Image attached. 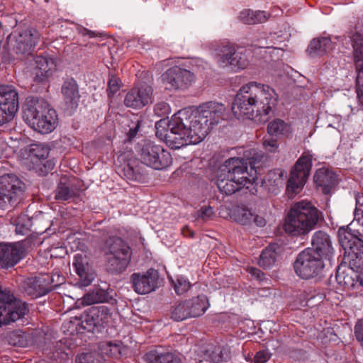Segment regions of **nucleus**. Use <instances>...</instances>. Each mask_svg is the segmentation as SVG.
I'll return each instance as SVG.
<instances>
[{
	"label": "nucleus",
	"mask_w": 363,
	"mask_h": 363,
	"mask_svg": "<svg viewBox=\"0 0 363 363\" xmlns=\"http://www.w3.org/2000/svg\"><path fill=\"white\" fill-rule=\"evenodd\" d=\"M225 111L224 105L216 101L203 104L195 111L179 110L168 121L169 130L164 135L166 144L176 150L199 143L213 126L223 119Z\"/></svg>",
	"instance_id": "1"
},
{
	"label": "nucleus",
	"mask_w": 363,
	"mask_h": 363,
	"mask_svg": "<svg viewBox=\"0 0 363 363\" xmlns=\"http://www.w3.org/2000/svg\"><path fill=\"white\" fill-rule=\"evenodd\" d=\"M278 96L274 89L268 85L250 82L243 85L238 91L233 105L234 116L264 123L276 106Z\"/></svg>",
	"instance_id": "2"
},
{
	"label": "nucleus",
	"mask_w": 363,
	"mask_h": 363,
	"mask_svg": "<svg viewBox=\"0 0 363 363\" xmlns=\"http://www.w3.org/2000/svg\"><path fill=\"white\" fill-rule=\"evenodd\" d=\"M253 157L248 160L231 157L220 166L216 185L220 192L231 195L245 188L252 194L257 192V167Z\"/></svg>",
	"instance_id": "3"
},
{
	"label": "nucleus",
	"mask_w": 363,
	"mask_h": 363,
	"mask_svg": "<svg viewBox=\"0 0 363 363\" xmlns=\"http://www.w3.org/2000/svg\"><path fill=\"white\" fill-rule=\"evenodd\" d=\"M321 216L322 213L311 202H296L291 207L283 229L289 235L303 238L315 229Z\"/></svg>",
	"instance_id": "4"
},
{
	"label": "nucleus",
	"mask_w": 363,
	"mask_h": 363,
	"mask_svg": "<svg viewBox=\"0 0 363 363\" xmlns=\"http://www.w3.org/2000/svg\"><path fill=\"white\" fill-rule=\"evenodd\" d=\"M107 271L112 274H121L129 265L132 257V249L120 237L111 236L104 245Z\"/></svg>",
	"instance_id": "5"
},
{
	"label": "nucleus",
	"mask_w": 363,
	"mask_h": 363,
	"mask_svg": "<svg viewBox=\"0 0 363 363\" xmlns=\"http://www.w3.org/2000/svg\"><path fill=\"white\" fill-rule=\"evenodd\" d=\"M23 118L33 130L42 134L49 133L55 128V111L44 101L26 104Z\"/></svg>",
	"instance_id": "6"
},
{
	"label": "nucleus",
	"mask_w": 363,
	"mask_h": 363,
	"mask_svg": "<svg viewBox=\"0 0 363 363\" xmlns=\"http://www.w3.org/2000/svg\"><path fill=\"white\" fill-rule=\"evenodd\" d=\"M111 312L105 306H93L79 317L69 315V331L82 333L84 331L94 332L95 328H105L111 318Z\"/></svg>",
	"instance_id": "7"
},
{
	"label": "nucleus",
	"mask_w": 363,
	"mask_h": 363,
	"mask_svg": "<svg viewBox=\"0 0 363 363\" xmlns=\"http://www.w3.org/2000/svg\"><path fill=\"white\" fill-rule=\"evenodd\" d=\"M338 238L345 250L344 262L357 269L363 286V240L346 230H339Z\"/></svg>",
	"instance_id": "8"
},
{
	"label": "nucleus",
	"mask_w": 363,
	"mask_h": 363,
	"mask_svg": "<svg viewBox=\"0 0 363 363\" xmlns=\"http://www.w3.org/2000/svg\"><path fill=\"white\" fill-rule=\"evenodd\" d=\"M37 242L35 235H30L18 242H0V268L7 269L16 265L35 247Z\"/></svg>",
	"instance_id": "9"
},
{
	"label": "nucleus",
	"mask_w": 363,
	"mask_h": 363,
	"mask_svg": "<svg viewBox=\"0 0 363 363\" xmlns=\"http://www.w3.org/2000/svg\"><path fill=\"white\" fill-rule=\"evenodd\" d=\"M28 311V304L17 299L10 290H0V328L24 318Z\"/></svg>",
	"instance_id": "10"
},
{
	"label": "nucleus",
	"mask_w": 363,
	"mask_h": 363,
	"mask_svg": "<svg viewBox=\"0 0 363 363\" xmlns=\"http://www.w3.org/2000/svg\"><path fill=\"white\" fill-rule=\"evenodd\" d=\"M323 259L310 247L301 251L294 263L296 274L303 279L318 277L324 268Z\"/></svg>",
	"instance_id": "11"
},
{
	"label": "nucleus",
	"mask_w": 363,
	"mask_h": 363,
	"mask_svg": "<svg viewBox=\"0 0 363 363\" xmlns=\"http://www.w3.org/2000/svg\"><path fill=\"white\" fill-rule=\"evenodd\" d=\"M24 183L16 175L6 174L0 177V208L16 206L24 191Z\"/></svg>",
	"instance_id": "12"
},
{
	"label": "nucleus",
	"mask_w": 363,
	"mask_h": 363,
	"mask_svg": "<svg viewBox=\"0 0 363 363\" xmlns=\"http://www.w3.org/2000/svg\"><path fill=\"white\" fill-rule=\"evenodd\" d=\"M141 163L157 170L166 169L172 162L169 152L152 143L145 144L140 152Z\"/></svg>",
	"instance_id": "13"
},
{
	"label": "nucleus",
	"mask_w": 363,
	"mask_h": 363,
	"mask_svg": "<svg viewBox=\"0 0 363 363\" xmlns=\"http://www.w3.org/2000/svg\"><path fill=\"white\" fill-rule=\"evenodd\" d=\"M313 155L304 152L298 159L291 172L286 190L290 194H297L303 187L312 167Z\"/></svg>",
	"instance_id": "14"
},
{
	"label": "nucleus",
	"mask_w": 363,
	"mask_h": 363,
	"mask_svg": "<svg viewBox=\"0 0 363 363\" xmlns=\"http://www.w3.org/2000/svg\"><path fill=\"white\" fill-rule=\"evenodd\" d=\"M39 38L38 31L30 28L13 32L8 37V43L17 55H29L33 51Z\"/></svg>",
	"instance_id": "15"
},
{
	"label": "nucleus",
	"mask_w": 363,
	"mask_h": 363,
	"mask_svg": "<svg viewBox=\"0 0 363 363\" xmlns=\"http://www.w3.org/2000/svg\"><path fill=\"white\" fill-rule=\"evenodd\" d=\"M115 296L114 290L106 284L104 287L94 286L93 289L83 296L82 299H78L73 307H69V312L74 308H80L82 306H89L99 303L115 304L116 303Z\"/></svg>",
	"instance_id": "16"
},
{
	"label": "nucleus",
	"mask_w": 363,
	"mask_h": 363,
	"mask_svg": "<svg viewBox=\"0 0 363 363\" xmlns=\"http://www.w3.org/2000/svg\"><path fill=\"white\" fill-rule=\"evenodd\" d=\"M217 55L220 67L230 66L232 69L239 70L245 69L248 65L246 55L229 43L220 45Z\"/></svg>",
	"instance_id": "17"
},
{
	"label": "nucleus",
	"mask_w": 363,
	"mask_h": 363,
	"mask_svg": "<svg viewBox=\"0 0 363 363\" xmlns=\"http://www.w3.org/2000/svg\"><path fill=\"white\" fill-rule=\"evenodd\" d=\"M354 61L357 72L356 91L357 98L363 106V33L356 32L352 37Z\"/></svg>",
	"instance_id": "18"
},
{
	"label": "nucleus",
	"mask_w": 363,
	"mask_h": 363,
	"mask_svg": "<svg viewBox=\"0 0 363 363\" xmlns=\"http://www.w3.org/2000/svg\"><path fill=\"white\" fill-rule=\"evenodd\" d=\"M194 79L190 71L174 66L168 69L164 74V81L168 85L167 89H184L188 88Z\"/></svg>",
	"instance_id": "19"
},
{
	"label": "nucleus",
	"mask_w": 363,
	"mask_h": 363,
	"mask_svg": "<svg viewBox=\"0 0 363 363\" xmlns=\"http://www.w3.org/2000/svg\"><path fill=\"white\" fill-rule=\"evenodd\" d=\"M18 92L13 85H0V107L11 121L18 110Z\"/></svg>",
	"instance_id": "20"
},
{
	"label": "nucleus",
	"mask_w": 363,
	"mask_h": 363,
	"mask_svg": "<svg viewBox=\"0 0 363 363\" xmlns=\"http://www.w3.org/2000/svg\"><path fill=\"white\" fill-rule=\"evenodd\" d=\"M158 278L157 271L152 268L145 274L133 273L130 277L132 287L138 294H148L157 288Z\"/></svg>",
	"instance_id": "21"
},
{
	"label": "nucleus",
	"mask_w": 363,
	"mask_h": 363,
	"mask_svg": "<svg viewBox=\"0 0 363 363\" xmlns=\"http://www.w3.org/2000/svg\"><path fill=\"white\" fill-rule=\"evenodd\" d=\"M152 88L146 83L140 84L126 94L124 104L128 107L140 108L151 102Z\"/></svg>",
	"instance_id": "22"
},
{
	"label": "nucleus",
	"mask_w": 363,
	"mask_h": 363,
	"mask_svg": "<svg viewBox=\"0 0 363 363\" xmlns=\"http://www.w3.org/2000/svg\"><path fill=\"white\" fill-rule=\"evenodd\" d=\"M197 356L199 363H203V361L208 363H223L230 359L227 348L213 344L201 345L197 351Z\"/></svg>",
	"instance_id": "23"
},
{
	"label": "nucleus",
	"mask_w": 363,
	"mask_h": 363,
	"mask_svg": "<svg viewBox=\"0 0 363 363\" xmlns=\"http://www.w3.org/2000/svg\"><path fill=\"white\" fill-rule=\"evenodd\" d=\"M35 67L33 79L37 83L45 82L52 76L56 70L55 60L48 56L38 55L35 58Z\"/></svg>",
	"instance_id": "24"
},
{
	"label": "nucleus",
	"mask_w": 363,
	"mask_h": 363,
	"mask_svg": "<svg viewBox=\"0 0 363 363\" xmlns=\"http://www.w3.org/2000/svg\"><path fill=\"white\" fill-rule=\"evenodd\" d=\"M311 244V250H313L317 254H319L322 259L331 260L333 248L330 236L326 233L321 230L315 232L313 235Z\"/></svg>",
	"instance_id": "25"
},
{
	"label": "nucleus",
	"mask_w": 363,
	"mask_h": 363,
	"mask_svg": "<svg viewBox=\"0 0 363 363\" xmlns=\"http://www.w3.org/2000/svg\"><path fill=\"white\" fill-rule=\"evenodd\" d=\"M335 279L337 284L342 287L344 290L354 289L362 286L357 269H352V266L350 265L347 269L339 267L336 272Z\"/></svg>",
	"instance_id": "26"
},
{
	"label": "nucleus",
	"mask_w": 363,
	"mask_h": 363,
	"mask_svg": "<svg viewBox=\"0 0 363 363\" xmlns=\"http://www.w3.org/2000/svg\"><path fill=\"white\" fill-rule=\"evenodd\" d=\"M73 267L79 277L80 286H86L94 279V274L89 271L88 260L84 255L78 253L74 255Z\"/></svg>",
	"instance_id": "27"
},
{
	"label": "nucleus",
	"mask_w": 363,
	"mask_h": 363,
	"mask_svg": "<svg viewBox=\"0 0 363 363\" xmlns=\"http://www.w3.org/2000/svg\"><path fill=\"white\" fill-rule=\"evenodd\" d=\"M314 182L324 194H329L337 184V176L328 169L320 168L315 173Z\"/></svg>",
	"instance_id": "28"
},
{
	"label": "nucleus",
	"mask_w": 363,
	"mask_h": 363,
	"mask_svg": "<svg viewBox=\"0 0 363 363\" xmlns=\"http://www.w3.org/2000/svg\"><path fill=\"white\" fill-rule=\"evenodd\" d=\"M335 48V44L330 37L313 38L309 43L306 52L311 57L323 56Z\"/></svg>",
	"instance_id": "29"
},
{
	"label": "nucleus",
	"mask_w": 363,
	"mask_h": 363,
	"mask_svg": "<svg viewBox=\"0 0 363 363\" xmlns=\"http://www.w3.org/2000/svg\"><path fill=\"white\" fill-rule=\"evenodd\" d=\"M52 290L51 276L49 274H45L35 278L31 286L27 289V292L30 295L40 297L48 294Z\"/></svg>",
	"instance_id": "30"
},
{
	"label": "nucleus",
	"mask_w": 363,
	"mask_h": 363,
	"mask_svg": "<svg viewBox=\"0 0 363 363\" xmlns=\"http://www.w3.org/2000/svg\"><path fill=\"white\" fill-rule=\"evenodd\" d=\"M284 173L280 169L269 171L262 179V186L269 192L277 194L279 187L283 183Z\"/></svg>",
	"instance_id": "31"
},
{
	"label": "nucleus",
	"mask_w": 363,
	"mask_h": 363,
	"mask_svg": "<svg viewBox=\"0 0 363 363\" xmlns=\"http://www.w3.org/2000/svg\"><path fill=\"white\" fill-rule=\"evenodd\" d=\"M191 318L202 315L209 307V302L206 295L201 294L191 299L186 300Z\"/></svg>",
	"instance_id": "32"
},
{
	"label": "nucleus",
	"mask_w": 363,
	"mask_h": 363,
	"mask_svg": "<svg viewBox=\"0 0 363 363\" xmlns=\"http://www.w3.org/2000/svg\"><path fill=\"white\" fill-rule=\"evenodd\" d=\"M99 350L103 355L118 359L121 357L125 347L121 341H106L99 343Z\"/></svg>",
	"instance_id": "33"
},
{
	"label": "nucleus",
	"mask_w": 363,
	"mask_h": 363,
	"mask_svg": "<svg viewBox=\"0 0 363 363\" xmlns=\"http://www.w3.org/2000/svg\"><path fill=\"white\" fill-rule=\"evenodd\" d=\"M145 360L149 363H182L179 357L171 352H160L157 350L147 352L145 355Z\"/></svg>",
	"instance_id": "34"
},
{
	"label": "nucleus",
	"mask_w": 363,
	"mask_h": 363,
	"mask_svg": "<svg viewBox=\"0 0 363 363\" xmlns=\"http://www.w3.org/2000/svg\"><path fill=\"white\" fill-rule=\"evenodd\" d=\"M125 177L130 181L143 182L146 179V173L141 164L135 162L128 163L123 168Z\"/></svg>",
	"instance_id": "35"
},
{
	"label": "nucleus",
	"mask_w": 363,
	"mask_h": 363,
	"mask_svg": "<svg viewBox=\"0 0 363 363\" xmlns=\"http://www.w3.org/2000/svg\"><path fill=\"white\" fill-rule=\"evenodd\" d=\"M240 20L246 24L262 23L267 20V16L264 11H252L245 9L240 13Z\"/></svg>",
	"instance_id": "36"
},
{
	"label": "nucleus",
	"mask_w": 363,
	"mask_h": 363,
	"mask_svg": "<svg viewBox=\"0 0 363 363\" xmlns=\"http://www.w3.org/2000/svg\"><path fill=\"white\" fill-rule=\"evenodd\" d=\"M277 253L274 247L269 245L264 249L259 256L258 264L264 269L271 268L276 262Z\"/></svg>",
	"instance_id": "37"
},
{
	"label": "nucleus",
	"mask_w": 363,
	"mask_h": 363,
	"mask_svg": "<svg viewBox=\"0 0 363 363\" xmlns=\"http://www.w3.org/2000/svg\"><path fill=\"white\" fill-rule=\"evenodd\" d=\"M170 317L174 321H182L191 318L186 300L175 303L172 306Z\"/></svg>",
	"instance_id": "38"
},
{
	"label": "nucleus",
	"mask_w": 363,
	"mask_h": 363,
	"mask_svg": "<svg viewBox=\"0 0 363 363\" xmlns=\"http://www.w3.org/2000/svg\"><path fill=\"white\" fill-rule=\"evenodd\" d=\"M9 345L16 347H26L29 345V336L21 330L10 332L6 336Z\"/></svg>",
	"instance_id": "39"
},
{
	"label": "nucleus",
	"mask_w": 363,
	"mask_h": 363,
	"mask_svg": "<svg viewBox=\"0 0 363 363\" xmlns=\"http://www.w3.org/2000/svg\"><path fill=\"white\" fill-rule=\"evenodd\" d=\"M267 132L270 136L288 135L290 126L283 120L275 119L268 124Z\"/></svg>",
	"instance_id": "40"
},
{
	"label": "nucleus",
	"mask_w": 363,
	"mask_h": 363,
	"mask_svg": "<svg viewBox=\"0 0 363 363\" xmlns=\"http://www.w3.org/2000/svg\"><path fill=\"white\" fill-rule=\"evenodd\" d=\"M69 115L71 111H76L79 106L80 99V94L79 92V87L74 79H69Z\"/></svg>",
	"instance_id": "41"
},
{
	"label": "nucleus",
	"mask_w": 363,
	"mask_h": 363,
	"mask_svg": "<svg viewBox=\"0 0 363 363\" xmlns=\"http://www.w3.org/2000/svg\"><path fill=\"white\" fill-rule=\"evenodd\" d=\"M16 226V233L20 235H25L30 230L32 223L30 218L26 215H21L13 220Z\"/></svg>",
	"instance_id": "42"
},
{
	"label": "nucleus",
	"mask_w": 363,
	"mask_h": 363,
	"mask_svg": "<svg viewBox=\"0 0 363 363\" xmlns=\"http://www.w3.org/2000/svg\"><path fill=\"white\" fill-rule=\"evenodd\" d=\"M254 213L249 209L238 208L234 211V220L241 225H247L251 223Z\"/></svg>",
	"instance_id": "43"
},
{
	"label": "nucleus",
	"mask_w": 363,
	"mask_h": 363,
	"mask_svg": "<svg viewBox=\"0 0 363 363\" xmlns=\"http://www.w3.org/2000/svg\"><path fill=\"white\" fill-rule=\"evenodd\" d=\"M172 286L177 295H182L191 288V284L189 281L183 276H178L176 280L170 279Z\"/></svg>",
	"instance_id": "44"
},
{
	"label": "nucleus",
	"mask_w": 363,
	"mask_h": 363,
	"mask_svg": "<svg viewBox=\"0 0 363 363\" xmlns=\"http://www.w3.org/2000/svg\"><path fill=\"white\" fill-rule=\"evenodd\" d=\"M122 85L120 78L113 74H109L107 86V95L108 98H112L120 89Z\"/></svg>",
	"instance_id": "45"
},
{
	"label": "nucleus",
	"mask_w": 363,
	"mask_h": 363,
	"mask_svg": "<svg viewBox=\"0 0 363 363\" xmlns=\"http://www.w3.org/2000/svg\"><path fill=\"white\" fill-rule=\"evenodd\" d=\"M30 156L38 160H45L49 155L50 149L44 144H33L31 145Z\"/></svg>",
	"instance_id": "46"
},
{
	"label": "nucleus",
	"mask_w": 363,
	"mask_h": 363,
	"mask_svg": "<svg viewBox=\"0 0 363 363\" xmlns=\"http://www.w3.org/2000/svg\"><path fill=\"white\" fill-rule=\"evenodd\" d=\"M76 363H101L99 357L92 352H82L76 357Z\"/></svg>",
	"instance_id": "47"
},
{
	"label": "nucleus",
	"mask_w": 363,
	"mask_h": 363,
	"mask_svg": "<svg viewBox=\"0 0 363 363\" xmlns=\"http://www.w3.org/2000/svg\"><path fill=\"white\" fill-rule=\"evenodd\" d=\"M154 113L158 117H164L170 113V106L164 101L158 102L154 107Z\"/></svg>",
	"instance_id": "48"
},
{
	"label": "nucleus",
	"mask_w": 363,
	"mask_h": 363,
	"mask_svg": "<svg viewBox=\"0 0 363 363\" xmlns=\"http://www.w3.org/2000/svg\"><path fill=\"white\" fill-rule=\"evenodd\" d=\"M63 178L61 179L60 183L57 187L55 199L57 200H68V186L62 182Z\"/></svg>",
	"instance_id": "49"
},
{
	"label": "nucleus",
	"mask_w": 363,
	"mask_h": 363,
	"mask_svg": "<svg viewBox=\"0 0 363 363\" xmlns=\"http://www.w3.org/2000/svg\"><path fill=\"white\" fill-rule=\"evenodd\" d=\"M213 214V208L211 206H203L196 212V218L206 221Z\"/></svg>",
	"instance_id": "50"
},
{
	"label": "nucleus",
	"mask_w": 363,
	"mask_h": 363,
	"mask_svg": "<svg viewBox=\"0 0 363 363\" xmlns=\"http://www.w3.org/2000/svg\"><path fill=\"white\" fill-rule=\"evenodd\" d=\"M272 354L268 350H262L256 352L254 357L255 363H266L270 358Z\"/></svg>",
	"instance_id": "51"
},
{
	"label": "nucleus",
	"mask_w": 363,
	"mask_h": 363,
	"mask_svg": "<svg viewBox=\"0 0 363 363\" xmlns=\"http://www.w3.org/2000/svg\"><path fill=\"white\" fill-rule=\"evenodd\" d=\"M264 148L269 152H275L278 149L277 140L270 136L269 138H264L263 140Z\"/></svg>",
	"instance_id": "52"
},
{
	"label": "nucleus",
	"mask_w": 363,
	"mask_h": 363,
	"mask_svg": "<svg viewBox=\"0 0 363 363\" xmlns=\"http://www.w3.org/2000/svg\"><path fill=\"white\" fill-rule=\"evenodd\" d=\"M166 125L168 126V122H167L165 120H160L155 123L156 135L160 139L164 140V135L168 130H164Z\"/></svg>",
	"instance_id": "53"
},
{
	"label": "nucleus",
	"mask_w": 363,
	"mask_h": 363,
	"mask_svg": "<svg viewBox=\"0 0 363 363\" xmlns=\"http://www.w3.org/2000/svg\"><path fill=\"white\" fill-rule=\"evenodd\" d=\"M247 272L259 282H264L267 280L264 273L256 267H248Z\"/></svg>",
	"instance_id": "54"
},
{
	"label": "nucleus",
	"mask_w": 363,
	"mask_h": 363,
	"mask_svg": "<svg viewBox=\"0 0 363 363\" xmlns=\"http://www.w3.org/2000/svg\"><path fill=\"white\" fill-rule=\"evenodd\" d=\"M354 335L358 342L363 345V320H359L354 326Z\"/></svg>",
	"instance_id": "55"
},
{
	"label": "nucleus",
	"mask_w": 363,
	"mask_h": 363,
	"mask_svg": "<svg viewBox=\"0 0 363 363\" xmlns=\"http://www.w3.org/2000/svg\"><path fill=\"white\" fill-rule=\"evenodd\" d=\"M68 254V250L65 246L54 247L52 250V257L56 258H64Z\"/></svg>",
	"instance_id": "56"
},
{
	"label": "nucleus",
	"mask_w": 363,
	"mask_h": 363,
	"mask_svg": "<svg viewBox=\"0 0 363 363\" xmlns=\"http://www.w3.org/2000/svg\"><path fill=\"white\" fill-rule=\"evenodd\" d=\"M50 276L52 279V290L65 282V277L60 275L57 272L54 273Z\"/></svg>",
	"instance_id": "57"
},
{
	"label": "nucleus",
	"mask_w": 363,
	"mask_h": 363,
	"mask_svg": "<svg viewBox=\"0 0 363 363\" xmlns=\"http://www.w3.org/2000/svg\"><path fill=\"white\" fill-rule=\"evenodd\" d=\"M74 26L77 33L82 36L88 35L89 38H94L96 36V34L94 31L89 30L87 28L78 25H75Z\"/></svg>",
	"instance_id": "58"
},
{
	"label": "nucleus",
	"mask_w": 363,
	"mask_h": 363,
	"mask_svg": "<svg viewBox=\"0 0 363 363\" xmlns=\"http://www.w3.org/2000/svg\"><path fill=\"white\" fill-rule=\"evenodd\" d=\"M252 221L259 227L264 226L266 224V220L264 218L259 216L257 215L254 214V217L252 218Z\"/></svg>",
	"instance_id": "59"
},
{
	"label": "nucleus",
	"mask_w": 363,
	"mask_h": 363,
	"mask_svg": "<svg viewBox=\"0 0 363 363\" xmlns=\"http://www.w3.org/2000/svg\"><path fill=\"white\" fill-rule=\"evenodd\" d=\"M354 218L359 220L360 217L363 218V206H359L356 203V208L354 211Z\"/></svg>",
	"instance_id": "60"
},
{
	"label": "nucleus",
	"mask_w": 363,
	"mask_h": 363,
	"mask_svg": "<svg viewBox=\"0 0 363 363\" xmlns=\"http://www.w3.org/2000/svg\"><path fill=\"white\" fill-rule=\"evenodd\" d=\"M182 232L184 236L193 238L194 235V231L191 230L188 226H185L184 228H183Z\"/></svg>",
	"instance_id": "61"
},
{
	"label": "nucleus",
	"mask_w": 363,
	"mask_h": 363,
	"mask_svg": "<svg viewBox=\"0 0 363 363\" xmlns=\"http://www.w3.org/2000/svg\"><path fill=\"white\" fill-rule=\"evenodd\" d=\"M140 125L139 123H137V125L133 128H130L129 131V138H132L135 137L138 131Z\"/></svg>",
	"instance_id": "62"
},
{
	"label": "nucleus",
	"mask_w": 363,
	"mask_h": 363,
	"mask_svg": "<svg viewBox=\"0 0 363 363\" xmlns=\"http://www.w3.org/2000/svg\"><path fill=\"white\" fill-rule=\"evenodd\" d=\"M356 201L357 205L359 206H363V193L361 195L357 196Z\"/></svg>",
	"instance_id": "63"
},
{
	"label": "nucleus",
	"mask_w": 363,
	"mask_h": 363,
	"mask_svg": "<svg viewBox=\"0 0 363 363\" xmlns=\"http://www.w3.org/2000/svg\"><path fill=\"white\" fill-rule=\"evenodd\" d=\"M62 93L66 96L68 94V85L66 82L62 86Z\"/></svg>",
	"instance_id": "64"
}]
</instances>
